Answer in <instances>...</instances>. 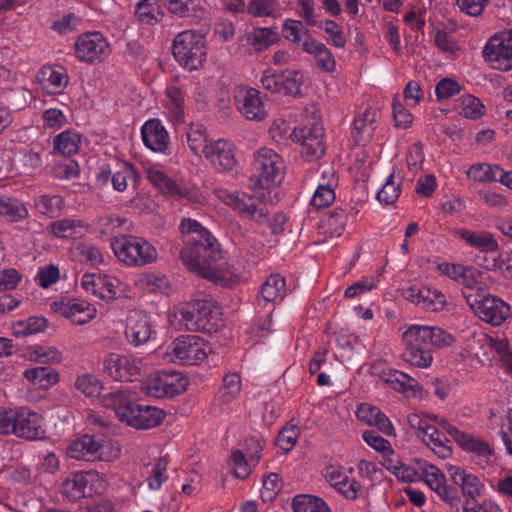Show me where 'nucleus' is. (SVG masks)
Instances as JSON below:
<instances>
[{"label": "nucleus", "mask_w": 512, "mask_h": 512, "mask_svg": "<svg viewBox=\"0 0 512 512\" xmlns=\"http://www.w3.org/2000/svg\"><path fill=\"white\" fill-rule=\"evenodd\" d=\"M179 229L185 244L180 252L183 264L203 278L221 281L214 267L221 257L217 240L196 220L183 219Z\"/></svg>", "instance_id": "obj_1"}, {"label": "nucleus", "mask_w": 512, "mask_h": 512, "mask_svg": "<svg viewBox=\"0 0 512 512\" xmlns=\"http://www.w3.org/2000/svg\"><path fill=\"white\" fill-rule=\"evenodd\" d=\"M214 194L240 216L253 220L258 225L268 224L273 234L283 231V224L286 222L285 215L277 213L270 221L268 207L259 197L238 190L230 191L222 187L216 188Z\"/></svg>", "instance_id": "obj_2"}, {"label": "nucleus", "mask_w": 512, "mask_h": 512, "mask_svg": "<svg viewBox=\"0 0 512 512\" xmlns=\"http://www.w3.org/2000/svg\"><path fill=\"white\" fill-rule=\"evenodd\" d=\"M285 175L282 157L269 148H261L254 155L250 187L256 191L279 186Z\"/></svg>", "instance_id": "obj_3"}, {"label": "nucleus", "mask_w": 512, "mask_h": 512, "mask_svg": "<svg viewBox=\"0 0 512 512\" xmlns=\"http://www.w3.org/2000/svg\"><path fill=\"white\" fill-rule=\"evenodd\" d=\"M115 256L131 267H142L154 263L158 258L157 249L145 238L122 235L111 241Z\"/></svg>", "instance_id": "obj_4"}, {"label": "nucleus", "mask_w": 512, "mask_h": 512, "mask_svg": "<svg viewBox=\"0 0 512 512\" xmlns=\"http://www.w3.org/2000/svg\"><path fill=\"white\" fill-rule=\"evenodd\" d=\"M180 322L189 331L213 333L222 326L219 313L209 299H195L180 310Z\"/></svg>", "instance_id": "obj_5"}, {"label": "nucleus", "mask_w": 512, "mask_h": 512, "mask_svg": "<svg viewBox=\"0 0 512 512\" xmlns=\"http://www.w3.org/2000/svg\"><path fill=\"white\" fill-rule=\"evenodd\" d=\"M106 489V481L97 471H78L70 473L61 483L59 491L68 501L102 494Z\"/></svg>", "instance_id": "obj_6"}, {"label": "nucleus", "mask_w": 512, "mask_h": 512, "mask_svg": "<svg viewBox=\"0 0 512 512\" xmlns=\"http://www.w3.org/2000/svg\"><path fill=\"white\" fill-rule=\"evenodd\" d=\"M172 52L180 66L189 71L197 70L206 58L205 39L192 30L183 31L175 37Z\"/></svg>", "instance_id": "obj_7"}, {"label": "nucleus", "mask_w": 512, "mask_h": 512, "mask_svg": "<svg viewBox=\"0 0 512 512\" xmlns=\"http://www.w3.org/2000/svg\"><path fill=\"white\" fill-rule=\"evenodd\" d=\"M466 302L480 320L492 326L501 325L511 315V308L506 302L497 296L485 294L484 290L467 293Z\"/></svg>", "instance_id": "obj_8"}, {"label": "nucleus", "mask_w": 512, "mask_h": 512, "mask_svg": "<svg viewBox=\"0 0 512 512\" xmlns=\"http://www.w3.org/2000/svg\"><path fill=\"white\" fill-rule=\"evenodd\" d=\"M76 58L86 64H99L111 53L107 38L98 31L85 32L74 43Z\"/></svg>", "instance_id": "obj_9"}, {"label": "nucleus", "mask_w": 512, "mask_h": 512, "mask_svg": "<svg viewBox=\"0 0 512 512\" xmlns=\"http://www.w3.org/2000/svg\"><path fill=\"white\" fill-rule=\"evenodd\" d=\"M187 383V378L181 373L162 370L148 376L142 384V389L151 397H173L182 393Z\"/></svg>", "instance_id": "obj_10"}, {"label": "nucleus", "mask_w": 512, "mask_h": 512, "mask_svg": "<svg viewBox=\"0 0 512 512\" xmlns=\"http://www.w3.org/2000/svg\"><path fill=\"white\" fill-rule=\"evenodd\" d=\"M144 366L143 359L133 355L109 353L103 359V372L116 381L132 382L138 379Z\"/></svg>", "instance_id": "obj_11"}, {"label": "nucleus", "mask_w": 512, "mask_h": 512, "mask_svg": "<svg viewBox=\"0 0 512 512\" xmlns=\"http://www.w3.org/2000/svg\"><path fill=\"white\" fill-rule=\"evenodd\" d=\"M453 341L454 338L439 327L418 325V367H429L434 349L448 347Z\"/></svg>", "instance_id": "obj_12"}, {"label": "nucleus", "mask_w": 512, "mask_h": 512, "mask_svg": "<svg viewBox=\"0 0 512 512\" xmlns=\"http://www.w3.org/2000/svg\"><path fill=\"white\" fill-rule=\"evenodd\" d=\"M260 82L262 87L271 93L296 97L301 93L303 74L293 69L275 72L267 70L261 76Z\"/></svg>", "instance_id": "obj_13"}, {"label": "nucleus", "mask_w": 512, "mask_h": 512, "mask_svg": "<svg viewBox=\"0 0 512 512\" xmlns=\"http://www.w3.org/2000/svg\"><path fill=\"white\" fill-rule=\"evenodd\" d=\"M208 345L197 335H183L176 338L171 346L174 362L181 365H199L207 357Z\"/></svg>", "instance_id": "obj_14"}, {"label": "nucleus", "mask_w": 512, "mask_h": 512, "mask_svg": "<svg viewBox=\"0 0 512 512\" xmlns=\"http://www.w3.org/2000/svg\"><path fill=\"white\" fill-rule=\"evenodd\" d=\"M146 174L148 181L165 196L178 200L186 199L192 203H202L203 201V196L197 188L178 184L157 168L147 169Z\"/></svg>", "instance_id": "obj_15"}, {"label": "nucleus", "mask_w": 512, "mask_h": 512, "mask_svg": "<svg viewBox=\"0 0 512 512\" xmlns=\"http://www.w3.org/2000/svg\"><path fill=\"white\" fill-rule=\"evenodd\" d=\"M483 57L494 69H512V30L496 34L489 39L483 49Z\"/></svg>", "instance_id": "obj_16"}, {"label": "nucleus", "mask_w": 512, "mask_h": 512, "mask_svg": "<svg viewBox=\"0 0 512 512\" xmlns=\"http://www.w3.org/2000/svg\"><path fill=\"white\" fill-rule=\"evenodd\" d=\"M438 271L458 284L462 285V295L466 299L467 293H480L482 288V273L477 268L463 264L443 262L438 264Z\"/></svg>", "instance_id": "obj_17"}, {"label": "nucleus", "mask_w": 512, "mask_h": 512, "mask_svg": "<svg viewBox=\"0 0 512 512\" xmlns=\"http://www.w3.org/2000/svg\"><path fill=\"white\" fill-rule=\"evenodd\" d=\"M53 312L69 319L75 325H84L92 321L97 314L94 305L80 299L63 298L51 303Z\"/></svg>", "instance_id": "obj_18"}, {"label": "nucleus", "mask_w": 512, "mask_h": 512, "mask_svg": "<svg viewBox=\"0 0 512 512\" xmlns=\"http://www.w3.org/2000/svg\"><path fill=\"white\" fill-rule=\"evenodd\" d=\"M235 104L238 111L245 119L250 121H262L267 116L265 103L261 92L255 88L240 86L235 95Z\"/></svg>", "instance_id": "obj_19"}, {"label": "nucleus", "mask_w": 512, "mask_h": 512, "mask_svg": "<svg viewBox=\"0 0 512 512\" xmlns=\"http://www.w3.org/2000/svg\"><path fill=\"white\" fill-rule=\"evenodd\" d=\"M14 435L31 441L42 439L45 436L43 417L27 407L16 408Z\"/></svg>", "instance_id": "obj_20"}, {"label": "nucleus", "mask_w": 512, "mask_h": 512, "mask_svg": "<svg viewBox=\"0 0 512 512\" xmlns=\"http://www.w3.org/2000/svg\"><path fill=\"white\" fill-rule=\"evenodd\" d=\"M204 157L219 172L231 171L237 163L233 143L224 139L210 140Z\"/></svg>", "instance_id": "obj_21"}, {"label": "nucleus", "mask_w": 512, "mask_h": 512, "mask_svg": "<svg viewBox=\"0 0 512 512\" xmlns=\"http://www.w3.org/2000/svg\"><path fill=\"white\" fill-rule=\"evenodd\" d=\"M165 417L162 409L135 402L123 423L136 429H151L160 425Z\"/></svg>", "instance_id": "obj_22"}, {"label": "nucleus", "mask_w": 512, "mask_h": 512, "mask_svg": "<svg viewBox=\"0 0 512 512\" xmlns=\"http://www.w3.org/2000/svg\"><path fill=\"white\" fill-rule=\"evenodd\" d=\"M36 78L41 89L49 95L61 94L69 83L67 70L60 65L43 66Z\"/></svg>", "instance_id": "obj_23"}, {"label": "nucleus", "mask_w": 512, "mask_h": 512, "mask_svg": "<svg viewBox=\"0 0 512 512\" xmlns=\"http://www.w3.org/2000/svg\"><path fill=\"white\" fill-rule=\"evenodd\" d=\"M152 333V326L149 317L142 311H130L125 326V337L134 346L146 343Z\"/></svg>", "instance_id": "obj_24"}, {"label": "nucleus", "mask_w": 512, "mask_h": 512, "mask_svg": "<svg viewBox=\"0 0 512 512\" xmlns=\"http://www.w3.org/2000/svg\"><path fill=\"white\" fill-rule=\"evenodd\" d=\"M118 280L105 274H84L82 287L87 293L103 300L114 299L118 292Z\"/></svg>", "instance_id": "obj_25"}, {"label": "nucleus", "mask_w": 512, "mask_h": 512, "mask_svg": "<svg viewBox=\"0 0 512 512\" xmlns=\"http://www.w3.org/2000/svg\"><path fill=\"white\" fill-rule=\"evenodd\" d=\"M144 145L154 151L165 153L170 145V137L159 119H149L141 127Z\"/></svg>", "instance_id": "obj_26"}, {"label": "nucleus", "mask_w": 512, "mask_h": 512, "mask_svg": "<svg viewBox=\"0 0 512 512\" xmlns=\"http://www.w3.org/2000/svg\"><path fill=\"white\" fill-rule=\"evenodd\" d=\"M419 437L439 458L446 459L451 455L450 441L435 425L424 423L422 419L418 420Z\"/></svg>", "instance_id": "obj_27"}, {"label": "nucleus", "mask_w": 512, "mask_h": 512, "mask_svg": "<svg viewBox=\"0 0 512 512\" xmlns=\"http://www.w3.org/2000/svg\"><path fill=\"white\" fill-rule=\"evenodd\" d=\"M241 388L242 383L239 374H226L223 378V385L213 401L214 410H218L220 413L227 411L230 404L239 397Z\"/></svg>", "instance_id": "obj_28"}, {"label": "nucleus", "mask_w": 512, "mask_h": 512, "mask_svg": "<svg viewBox=\"0 0 512 512\" xmlns=\"http://www.w3.org/2000/svg\"><path fill=\"white\" fill-rule=\"evenodd\" d=\"M377 116L378 112L375 109L367 108L361 116L355 118L351 134L357 145H365L371 141Z\"/></svg>", "instance_id": "obj_29"}, {"label": "nucleus", "mask_w": 512, "mask_h": 512, "mask_svg": "<svg viewBox=\"0 0 512 512\" xmlns=\"http://www.w3.org/2000/svg\"><path fill=\"white\" fill-rule=\"evenodd\" d=\"M286 282L280 274H272L261 285L260 293L257 296V305L266 307L273 305L276 301H281L285 295Z\"/></svg>", "instance_id": "obj_30"}, {"label": "nucleus", "mask_w": 512, "mask_h": 512, "mask_svg": "<svg viewBox=\"0 0 512 512\" xmlns=\"http://www.w3.org/2000/svg\"><path fill=\"white\" fill-rule=\"evenodd\" d=\"M103 403L115 411L117 418L124 422L135 404L133 394L129 389H119L109 392L103 396Z\"/></svg>", "instance_id": "obj_31"}, {"label": "nucleus", "mask_w": 512, "mask_h": 512, "mask_svg": "<svg viewBox=\"0 0 512 512\" xmlns=\"http://www.w3.org/2000/svg\"><path fill=\"white\" fill-rule=\"evenodd\" d=\"M357 417L370 426L377 427L386 435H394V427L389 418L376 406L361 404L357 410Z\"/></svg>", "instance_id": "obj_32"}, {"label": "nucleus", "mask_w": 512, "mask_h": 512, "mask_svg": "<svg viewBox=\"0 0 512 512\" xmlns=\"http://www.w3.org/2000/svg\"><path fill=\"white\" fill-rule=\"evenodd\" d=\"M380 378L406 397H414L416 395L415 380L407 373L395 369H387L381 371Z\"/></svg>", "instance_id": "obj_33"}, {"label": "nucleus", "mask_w": 512, "mask_h": 512, "mask_svg": "<svg viewBox=\"0 0 512 512\" xmlns=\"http://www.w3.org/2000/svg\"><path fill=\"white\" fill-rule=\"evenodd\" d=\"M458 445L463 450L484 458L487 464H493L497 461L495 451L486 440L465 433Z\"/></svg>", "instance_id": "obj_34"}, {"label": "nucleus", "mask_w": 512, "mask_h": 512, "mask_svg": "<svg viewBox=\"0 0 512 512\" xmlns=\"http://www.w3.org/2000/svg\"><path fill=\"white\" fill-rule=\"evenodd\" d=\"M96 436L84 435L70 443L67 449L69 457L76 460L95 461Z\"/></svg>", "instance_id": "obj_35"}, {"label": "nucleus", "mask_w": 512, "mask_h": 512, "mask_svg": "<svg viewBox=\"0 0 512 512\" xmlns=\"http://www.w3.org/2000/svg\"><path fill=\"white\" fill-rule=\"evenodd\" d=\"M457 234L470 246L477 248L482 252H495L498 250V243L489 232L482 231L476 233L467 229H460Z\"/></svg>", "instance_id": "obj_36"}, {"label": "nucleus", "mask_w": 512, "mask_h": 512, "mask_svg": "<svg viewBox=\"0 0 512 512\" xmlns=\"http://www.w3.org/2000/svg\"><path fill=\"white\" fill-rule=\"evenodd\" d=\"M24 377L40 389H48L59 381V374L56 370L46 366L26 369Z\"/></svg>", "instance_id": "obj_37"}, {"label": "nucleus", "mask_w": 512, "mask_h": 512, "mask_svg": "<svg viewBox=\"0 0 512 512\" xmlns=\"http://www.w3.org/2000/svg\"><path fill=\"white\" fill-rule=\"evenodd\" d=\"M447 304L446 296L438 289L422 287L418 289V306L429 312H438Z\"/></svg>", "instance_id": "obj_38"}, {"label": "nucleus", "mask_w": 512, "mask_h": 512, "mask_svg": "<svg viewBox=\"0 0 512 512\" xmlns=\"http://www.w3.org/2000/svg\"><path fill=\"white\" fill-rule=\"evenodd\" d=\"M418 481H422L436 492L446 482L444 473L435 465L418 459Z\"/></svg>", "instance_id": "obj_39"}, {"label": "nucleus", "mask_w": 512, "mask_h": 512, "mask_svg": "<svg viewBox=\"0 0 512 512\" xmlns=\"http://www.w3.org/2000/svg\"><path fill=\"white\" fill-rule=\"evenodd\" d=\"M34 207L40 214L49 218H56L63 211L64 199L58 194L40 195L34 199Z\"/></svg>", "instance_id": "obj_40"}, {"label": "nucleus", "mask_w": 512, "mask_h": 512, "mask_svg": "<svg viewBox=\"0 0 512 512\" xmlns=\"http://www.w3.org/2000/svg\"><path fill=\"white\" fill-rule=\"evenodd\" d=\"M323 135L324 131L322 125H316L315 136L298 142L302 146L301 153L307 160L312 161L319 159L324 155L326 147L323 141Z\"/></svg>", "instance_id": "obj_41"}, {"label": "nucleus", "mask_w": 512, "mask_h": 512, "mask_svg": "<svg viewBox=\"0 0 512 512\" xmlns=\"http://www.w3.org/2000/svg\"><path fill=\"white\" fill-rule=\"evenodd\" d=\"M294 512H332L328 504L320 497L300 494L292 501Z\"/></svg>", "instance_id": "obj_42"}, {"label": "nucleus", "mask_w": 512, "mask_h": 512, "mask_svg": "<svg viewBox=\"0 0 512 512\" xmlns=\"http://www.w3.org/2000/svg\"><path fill=\"white\" fill-rule=\"evenodd\" d=\"M81 138L78 132L70 129L65 130L54 138V150L63 155L75 154L79 150Z\"/></svg>", "instance_id": "obj_43"}, {"label": "nucleus", "mask_w": 512, "mask_h": 512, "mask_svg": "<svg viewBox=\"0 0 512 512\" xmlns=\"http://www.w3.org/2000/svg\"><path fill=\"white\" fill-rule=\"evenodd\" d=\"M165 106L173 122L179 123L183 121L184 96L181 89L175 86L167 88Z\"/></svg>", "instance_id": "obj_44"}, {"label": "nucleus", "mask_w": 512, "mask_h": 512, "mask_svg": "<svg viewBox=\"0 0 512 512\" xmlns=\"http://www.w3.org/2000/svg\"><path fill=\"white\" fill-rule=\"evenodd\" d=\"M279 40L278 33L268 27H257L248 35V41L255 51L261 52Z\"/></svg>", "instance_id": "obj_45"}, {"label": "nucleus", "mask_w": 512, "mask_h": 512, "mask_svg": "<svg viewBox=\"0 0 512 512\" xmlns=\"http://www.w3.org/2000/svg\"><path fill=\"white\" fill-rule=\"evenodd\" d=\"M482 487L480 479L476 475L469 473L462 493L464 498L463 512H475L477 506L476 498L480 496Z\"/></svg>", "instance_id": "obj_46"}, {"label": "nucleus", "mask_w": 512, "mask_h": 512, "mask_svg": "<svg viewBox=\"0 0 512 512\" xmlns=\"http://www.w3.org/2000/svg\"><path fill=\"white\" fill-rule=\"evenodd\" d=\"M0 215L11 222H18L28 217V210L16 199L0 197Z\"/></svg>", "instance_id": "obj_47"}, {"label": "nucleus", "mask_w": 512, "mask_h": 512, "mask_svg": "<svg viewBox=\"0 0 512 512\" xmlns=\"http://www.w3.org/2000/svg\"><path fill=\"white\" fill-rule=\"evenodd\" d=\"M83 227V221L70 218L57 220L49 225L51 233L57 238L75 237Z\"/></svg>", "instance_id": "obj_48"}, {"label": "nucleus", "mask_w": 512, "mask_h": 512, "mask_svg": "<svg viewBox=\"0 0 512 512\" xmlns=\"http://www.w3.org/2000/svg\"><path fill=\"white\" fill-rule=\"evenodd\" d=\"M310 35L309 30L304 26L302 21L294 19H286L282 26V36L291 43L301 47L304 38Z\"/></svg>", "instance_id": "obj_49"}, {"label": "nucleus", "mask_w": 512, "mask_h": 512, "mask_svg": "<svg viewBox=\"0 0 512 512\" xmlns=\"http://www.w3.org/2000/svg\"><path fill=\"white\" fill-rule=\"evenodd\" d=\"M501 174L502 168L500 166L485 163L472 165L468 171V176L479 182H500Z\"/></svg>", "instance_id": "obj_50"}, {"label": "nucleus", "mask_w": 512, "mask_h": 512, "mask_svg": "<svg viewBox=\"0 0 512 512\" xmlns=\"http://www.w3.org/2000/svg\"><path fill=\"white\" fill-rule=\"evenodd\" d=\"M248 11L255 17L277 18L281 15V6L276 0H251Z\"/></svg>", "instance_id": "obj_51"}, {"label": "nucleus", "mask_w": 512, "mask_h": 512, "mask_svg": "<svg viewBox=\"0 0 512 512\" xmlns=\"http://www.w3.org/2000/svg\"><path fill=\"white\" fill-rule=\"evenodd\" d=\"M334 180L319 184L311 199V205L316 209L329 207L335 200Z\"/></svg>", "instance_id": "obj_52"}, {"label": "nucleus", "mask_w": 512, "mask_h": 512, "mask_svg": "<svg viewBox=\"0 0 512 512\" xmlns=\"http://www.w3.org/2000/svg\"><path fill=\"white\" fill-rule=\"evenodd\" d=\"M430 394L439 397L441 400H444L447 395L446 390L439 378H429L426 376L425 379H422L421 383L418 384V399H429Z\"/></svg>", "instance_id": "obj_53"}, {"label": "nucleus", "mask_w": 512, "mask_h": 512, "mask_svg": "<svg viewBox=\"0 0 512 512\" xmlns=\"http://www.w3.org/2000/svg\"><path fill=\"white\" fill-rule=\"evenodd\" d=\"M157 12L158 5L156 0H141L135 5V15L137 19L147 25H155L158 23Z\"/></svg>", "instance_id": "obj_54"}, {"label": "nucleus", "mask_w": 512, "mask_h": 512, "mask_svg": "<svg viewBox=\"0 0 512 512\" xmlns=\"http://www.w3.org/2000/svg\"><path fill=\"white\" fill-rule=\"evenodd\" d=\"M124 219L116 214H105L96 220V229L103 237H112L124 224Z\"/></svg>", "instance_id": "obj_55"}, {"label": "nucleus", "mask_w": 512, "mask_h": 512, "mask_svg": "<svg viewBox=\"0 0 512 512\" xmlns=\"http://www.w3.org/2000/svg\"><path fill=\"white\" fill-rule=\"evenodd\" d=\"M231 465L234 475L239 479H245L251 474L257 464H252L251 459L243 451L235 450L231 454Z\"/></svg>", "instance_id": "obj_56"}, {"label": "nucleus", "mask_w": 512, "mask_h": 512, "mask_svg": "<svg viewBox=\"0 0 512 512\" xmlns=\"http://www.w3.org/2000/svg\"><path fill=\"white\" fill-rule=\"evenodd\" d=\"M319 27L328 35L327 42L336 48H344L346 45V37L341 26L333 20H324Z\"/></svg>", "instance_id": "obj_57"}, {"label": "nucleus", "mask_w": 512, "mask_h": 512, "mask_svg": "<svg viewBox=\"0 0 512 512\" xmlns=\"http://www.w3.org/2000/svg\"><path fill=\"white\" fill-rule=\"evenodd\" d=\"M96 448H97V451L94 456L95 461L99 460V461L109 462V461H112L115 458H117L120 454V447H119L118 443H116L112 440H107V439H102V438L97 437L96 438Z\"/></svg>", "instance_id": "obj_58"}, {"label": "nucleus", "mask_w": 512, "mask_h": 512, "mask_svg": "<svg viewBox=\"0 0 512 512\" xmlns=\"http://www.w3.org/2000/svg\"><path fill=\"white\" fill-rule=\"evenodd\" d=\"M484 105L473 95L467 94L461 97L459 113L465 118L478 119L483 115Z\"/></svg>", "instance_id": "obj_59"}, {"label": "nucleus", "mask_w": 512, "mask_h": 512, "mask_svg": "<svg viewBox=\"0 0 512 512\" xmlns=\"http://www.w3.org/2000/svg\"><path fill=\"white\" fill-rule=\"evenodd\" d=\"M439 498L448 504L455 512H463V502L459 494L458 488L449 486L444 482L435 492Z\"/></svg>", "instance_id": "obj_60"}, {"label": "nucleus", "mask_w": 512, "mask_h": 512, "mask_svg": "<svg viewBox=\"0 0 512 512\" xmlns=\"http://www.w3.org/2000/svg\"><path fill=\"white\" fill-rule=\"evenodd\" d=\"M168 11L180 18L188 17L196 11L200 0H165Z\"/></svg>", "instance_id": "obj_61"}, {"label": "nucleus", "mask_w": 512, "mask_h": 512, "mask_svg": "<svg viewBox=\"0 0 512 512\" xmlns=\"http://www.w3.org/2000/svg\"><path fill=\"white\" fill-rule=\"evenodd\" d=\"M400 185L394 181V175L390 174L383 184L382 188L377 192V200L384 205L393 204L399 197Z\"/></svg>", "instance_id": "obj_62"}, {"label": "nucleus", "mask_w": 512, "mask_h": 512, "mask_svg": "<svg viewBox=\"0 0 512 512\" xmlns=\"http://www.w3.org/2000/svg\"><path fill=\"white\" fill-rule=\"evenodd\" d=\"M168 461L165 457L159 458L153 465L148 478V486L152 490H159L162 484L168 479L167 475Z\"/></svg>", "instance_id": "obj_63"}, {"label": "nucleus", "mask_w": 512, "mask_h": 512, "mask_svg": "<svg viewBox=\"0 0 512 512\" xmlns=\"http://www.w3.org/2000/svg\"><path fill=\"white\" fill-rule=\"evenodd\" d=\"M187 143L195 155H204L208 148L209 141L203 134L201 127L197 126L196 128L190 127L187 132Z\"/></svg>", "instance_id": "obj_64"}]
</instances>
